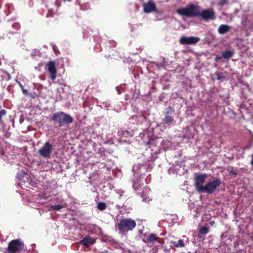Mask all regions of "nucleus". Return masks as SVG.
<instances>
[{"mask_svg": "<svg viewBox=\"0 0 253 253\" xmlns=\"http://www.w3.org/2000/svg\"><path fill=\"white\" fill-rule=\"evenodd\" d=\"M200 39L198 37H181L179 40V42L182 44H194L198 42Z\"/></svg>", "mask_w": 253, "mask_h": 253, "instance_id": "obj_12", "label": "nucleus"}, {"mask_svg": "<svg viewBox=\"0 0 253 253\" xmlns=\"http://www.w3.org/2000/svg\"><path fill=\"white\" fill-rule=\"evenodd\" d=\"M221 59V57H219V56H216L215 59V60L216 61H217L218 60L220 59Z\"/></svg>", "mask_w": 253, "mask_h": 253, "instance_id": "obj_34", "label": "nucleus"}, {"mask_svg": "<svg viewBox=\"0 0 253 253\" xmlns=\"http://www.w3.org/2000/svg\"><path fill=\"white\" fill-rule=\"evenodd\" d=\"M165 117L163 119V122L165 124H169L174 121L173 110L171 106L166 108L164 112Z\"/></svg>", "mask_w": 253, "mask_h": 253, "instance_id": "obj_9", "label": "nucleus"}, {"mask_svg": "<svg viewBox=\"0 0 253 253\" xmlns=\"http://www.w3.org/2000/svg\"><path fill=\"white\" fill-rule=\"evenodd\" d=\"M146 145L147 146L148 145H153L155 146L156 145L155 140L153 139L152 137H151L149 140L146 143Z\"/></svg>", "mask_w": 253, "mask_h": 253, "instance_id": "obj_21", "label": "nucleus"}, {"mask_svg": "<svg viewBox=\"0 0 253 253\" xmlns=\"http://www.w3.org/2000/svg\"><path fill=\"white\" fill-rule=\"evenodd\" d=\"M214 224V222L213 221H211L210 222V224L211 225V226H213Z\"/></svg>", "mask_w": 253, "mask_h": 253, "instance_id": "obj_36", "label": "nucleus"}, {"mask_svg": "<svg viewBox=\"0 0 253 253\" xmlns=\"http://www.w3.org/2000/svg\"><path fill=\"white\" fill-rule=\"evenodd\" d=\"M230 174H233V175H236L237 173L236 172H235L234 171L232 170L230 171Z\"/></svg>", "mask_w": 253, "mask_h": 253, "instance_id": "obj_33", "label": "nucleus"}, {"mask_svg": "<svg viewBox=\"0 0 253 253\" xmlns=\"http://www.w3.org/2000/svg\"><path fill=\"white\" fill-rule=\"evenodd\" d=\"M6 111L5 110L2 109L0 110V121L2 120V116H4L6 115Z\"/></svg>", "mask_w": 253, "mask_h": 253, "instance_id": "obj_23", "label": "nucleus"}, {"mask_svg": "<svg viewBox=\"0 0 253 253\" xmlns=\"http://www.w3.org/2000/svg\"><path fill=\"white\" fill-rule=\"evenodd\" d=\"M53 150V145L49 142H45L43 146L39 149V155L42 158L49 159Z\"/></svg>", "mask_w": 253, "mask_h": 253, "instance_id": "obj_6", "label": "nucleus"}, {"mask_svg": "<svg viewBox=\"0 0 253 253\" xmlns=\"http://www.w3.org/2000/svg\"><path fill=\"white\" fill-rule=\"evenodd\" d=\"M143 12L145 13L151 12L159 13V10L157 8L156 4L153 0H149L148 2L143 3Z\"/></svg>", "mask_w": 253, "mask_h": 253, "instance_id": "obj_8", "label": "nucleus"}, {"mask_svg": "<svg viewBox=\"0 0 253 253\" xmlns=\"http://www.w3.org/2000/svg\"><path fill=\"white\" fill-rule=\"evenodd\" d=\"M106 207H97L99 210L102 211L105 209Z\"/></svg>", "mask_w": 253, "mask_h": 253, "instance_id": "obj_30", "label": "nucleus"}, {"mask_svg": "<svg viewBox=\"0 0 253 253\" xmlns=\"http://www.w3.org/2000/svg\"><path fill=\"white\" fill-rule=\"evenodd\" d=\"M52 48H53V50H54L55 54L57 55L59 53V51L57 49V47L55 45H53Z\"/></svg>", "mask_w": 253, "mask_h": 253, "instance_id": "obj_26", "label": "nucleus"}, {"mask_svg": "<svg viewBox=\"0 0 253 253\" xmlns=\"http://www.w3.org/2000/svg\"><path fill=\"white\" fill-rule=\"evenodd\" d=\"M199 231L200 234L205 235L209 232V230L207 227L203 226L199 229Z\"/></svg>", "mask_w": 253, "mask_h": 253, "instance_id": "obj_19", "label": "nucleus"}, {"mask_svg": "<svg viewBox=\"0 0 253 253\" xmlns=\"http://www.w3.org/2000/svg\"><path fill=\"white\" fill-rule=\"evenodd\" d=\"M145 180L141 176L133 180L132 188L135 191L138 190L143 184Z\"/></svg>", "mask_w": 253, "mask_h": 253, "instance_id": "obj_13", "label": "nucleus"}, {"mask_svg": "<svg viewBox=\"0 0 253 253\" xmlns=\"http://www.w3.org/2000/svg\"><path fill=\"white\" fill-rule=\"evenodd\" d=\"M97 206H106V204L105 203H103V202H99L97 204Z\"/></svg>", "mask_w": 253, "mask_h": 253, "instance_id": "obj_31", "label": "nucleus"}, {"mask_svg": "<svg viewBox=\"0 0 253 253\" xmlns=\"http://www.w3.org/2000/svg\"><path fill=\"white\" fill-rule=\"evenodd\" d=\"M207 177V174L205 173H195L194 174V186L196 190L201 193L203 188L204 187V185H203L204 183L205 182V179Z\"/></svg>", "mask_w": 253, "mask_h": 253, "instance_id": "obj_5", "label": "nucleus"}, {"mask_svg": "<svg viewBox=\"0 0 253 253\" xmlns=\"http://www.w3.org/2000/svg\"><path fill=\"white\" fill-rule=\"evenodd\" d=\"M176 13L179 15L187 17H199L200 8L196 4L190 3L185 7L178 8Z\"/></svg>", "mask_w": 253, "mask_h": 253, "instance_id": "obj_1", "label": "nucleus"}, {"mask_svg": "<svg viewBox=\"0 0 253 253\" xmlns=\"http://www.w3.org/2000/svg\"><path fill=\"white\" fill-rule=\"evenodd\" d=\"M145 235H144V237L142 239V241L143 242L148 244L149 243H153L157 240V237L156 236L155 234H150L146 238H145Z\"/></svg>", "mask_w": 253, "mask_h": 253, "instance_id": "obj_16", "label": "nucleus"}, {"mask_svg": "<svg viewBox=\"0 0 253 253\" xmlns=\"http://www.w3.org/2000/svg\"><path fill=\"white\" fill-rule=\"evenodd\" d=\"M20 86H21V88H22V92H23V93L24 94H27V93H28V90H26V89H25L23 88V85H22L21 84L20 85Z\"/></svg>", "mask_w": 253, "mask_h": 253, "instance_id": "obj_29", "label": "nucleus"}, {"mask_svg": "<svg viewBox=\"0 0 253 253\" xmlns=\"http://www.w3.org/2000/svg\"><path fill=\"white\" fill-rule=\"evenodd\" d=\"M231 29V27L228 25L221 24L218 28V33L220 34L223 35L228 32Z\"/></svg>", "mask_w": 253, "mask_h": 253, "instance_id": "obj_15", "label": "nucleus"}, {"mask_svg": "<svg viewBox=\"0 0 253 253\" xmlns=\"http://www.w3.org/2000/svg\"><path fill=\"white\" fill-rule=\"evenodd\" d=\"M51 120L55 125L60 127L71 124L73 122V118L64 112H57L53 114Z\"/></svg>", "mask_w": 253, "mask_h": 253, "instance_id": "obj_2", "label": "nucleus"}, {"mask_svg": "<svg viewBox=\"0 0 253 253\" xmlns=\"http://www.w3.org/2000/svg\"><path fill=\"white\" fill-rule=\"evenodd\" d=\"M47 67V71L49 74V78L54 81L57 77V69L55 67V63L53 61H50L46 64Z\"/></svg>", "mask_w": 253, "mask_h": 253, "instance_id": "obj_10", "label": "nucleus"}, {"mask_svg": "<svg viewBox=\"0 0 253 253\" xmlns=\"http://www.w3.org/2000/svg\"><path fill=\"white\" fill-rule=\"evenodd\" d=\"M135 221L131 218H124L118 224V228L120 233L132 230L136 226Z\"/></svg>", "mask_w": 253, "mask_h": 253, "instance_id": "obj_3", "label": "nucleus"}, {"mask_svg": "<svg viewBox=\"0 0 253 253\" xmlns=\"http://www.w3.org/2000/svg\"><path fill=\"white\" fill-rule=\"evenodd\" d=\"M251 164L252 167H253V154L252 155V160H251Z\"/></svg>", "mask_w": 253, "mask_h": 253, "instance_id": "obj_35", "label": "nucleus"}, {"mask_svg": "<svg viewBox=\"0 0 253 253\" xmlns=\"http://www.w3.org/2000/svg\"><path fill=\"white\" fill-rule=\"evenodd\" d=\"M221 184V181L219 178H213L212 180L208 181L205 185L201 193L212 194L216 189Z\"/></svg>", "mask_w": 253, "mask_h": 253, "instance_id": "obj_4", "label": "nucleus"}, {"mask_svg": "<svg viewBox=\"0 0 253 253\" xmlns=\"http://www.w3.org/2000/svg\"><path fill=\"white\" fill-rule=\"evenodd\" d=\"M94 239L90 237H86L84 238L83 240L80 241L79 242L80 244L84 245L85 246H88L90 245L94 244Z\"/></svg>", "mask_w": 253, "mask_h": 253, "instance_id": "obj_14", "label": "nucleus"}, {"mask_svg": "<svg viewBox=\"0 0 253 253\" xmlns=\"http://www.w3.org/2000/svg\"><path fill=\"white\" fill-rule=\"evenodd\" d=\"M233 54V52L231 50H227L222 52V57L226 59H228L231 58Z\"/></svg>", "mask_w": 253, "mask_h": 253, "instance_id": "obj_18", "label": "nucleus"}, {"mask_svg": "<svg viewBox=\"0 0 253 253\" xmlns=\"http://www.w3.org/2000/svg\"><path fill=\"white\" fill-rule=\"evenodd\" d=\"M150 200H151V199H150L148 197L143 199V201H145V202H146L147 201H149Z\"/></svg>", "mask_w": 253, "mask_h": 253, "instance_id": "obj_32", "label": "nucleus"}, {"mask_svg": "<svg viewBox=\"0 0 253 253\" xmlns=\"http://www.w3.org/2000/svg\"><path fill=\"white\" fill-rule=\"evenodd\" d=\"M199 16L205 21L215 19V13L212 9H204L200 11Z\"/></svg>", "mask_w": 253, "mask_h": 253, "instance_id": "obj_11", "label": "nucleus"}, {"mask_svg": "<svg viewBox=\"0 0 253 253\" xmlns=\"http://www.w3.org/2000/svg\"><path fill=\"white\" fill-rule=\"evenodd\" d=\"M63 207H51V210L53 211H58Z\"/></svg>", "mask_w": 253, "mask_h": 253, "instance_id": "obj_28", "label": "nucleus"}, {"mask_svg": "<svg viewBox=\"0 0 253 253\" xmlns=\"http://www.w3.org/2000/svg\"><path fill=\"white\" fill-rule=\"evenodd\" d=\"M248 20V18L247 17H245L244 20H242V26L244 27H246L247 25V21Z\"/></svg>", "mask_w": 253, "mask_h": 253, "instance_id": "obj_24", "label": "nucleus"}, {"mask_svg": "<svg viewBox=\"0 0 253 253\" xmlns=\"http://www.w3.org/2000/svg\"><path fill=\"white\" fill-rule=\"evenodd\" d=\"M170 243L172 245H173V246L176 248H182L185 246L184 241L182 239L179 240L177 242L175 241H171Z\"/></svg>", "mask_w": 253, "mask_h": 253, "instance_id": "obj_17", "label": "nucleus"}, {"mask_svg": "<svg viewBox=\"0 0 253 253\" xmlns=\"http://www.w3.org/2000/svg\"><path fill=\"white\" fill-rule=\"evenodd\" d=\"M228 2V0H220V4L222 5L227 4Z\"/></svg>", "mask_w": 253, "mask_h": 253, "instance_id": "obj_27", "label": "nucleus"}, {"mask_svg": "<svg viewBox=\"0 0 253 253\" xmlns=\"http://www.w3.org/2000/svg\"><path fill=\"white\" fill-rule=\"evenodd\" d=\"M23 248V244L19 240H13L8 245V252L9 253L20 252Z\"/></svg>", "mask_w": 253, "mask_h": 253, "instance_id": "obj_7", "label": "nucleus"}, {"mask_svg": "<svg viewBox=\"0 0 253 253\" xmlns=\"http://www.w3.org/2000/svg\"><path fill=\"white\" fill-rule=\"evenodd\" d=\"M12 27L17 30H19L20 28V26L19 23H15L12 24Z\"/></svg>", "mask_w": 253, "mask_h": 253, "instance_id": "obj_25", "label": "nucleus"}, {"mask_svg": "<svg viewBox=\"0 0 253 253\" xmlns=\"http://www.w3.org/2000/svg\"><path fill=\"white\" fill-rule=\"evenodd\" d=\"M123 135L125 137L132 136L133 134L131 132L128 130H125L123 132Z\"/></svg>", "mask_w": 253, "mask_h": 253, "instance_id": "obj_22", "label": "nucleus"}, {"mask_svg": "<svg viewBox=\"0 0 253 253\" xmlns=\"http://www.w3.org/2000/svg\"><path fill=\"white\" fill-rule=\"evenodd\" d=\"M215 75L216 76L217 79L219 81L222 82L225 80V77L223 75H221L219 72H215Z\"/></svg>", "mask_w": 253, "mask_h": 253, "instance_id": "obj_20", "label": "nucleus"}]
</instances>
